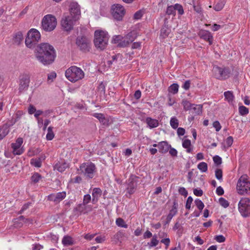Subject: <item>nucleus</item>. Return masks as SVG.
Instances as JSON below:
<instances>
[{
  "label": "nucleus",
  "mask_w": 250,
  "mask_h": 250,
  "mask_svg": "<svg viewBox=\"0 0 250 250\" xmlns=\"http://www.w3.org/2000/svg\"><path fill=\"white\" fill-rule=\"evenodd\" d=\"M213 126L215 128L216 131H219L221 128V125L220 123L217 121L213 122Z\"/></svg>",
  "instance_id": "nucleus-59"
},
{
  "label": "nucleus",
  "mask_w": 250,
  "mask_h": 250,
  "mask_svg": "<svg viewBox=\"0 0 250 250\" xmlns=\"http://www.w3.org/2000/svg\"><path fill=\"white\" fill-rule=\"evenodd\" d=\"M199 35L201 38L208 41L209 44H211L213 37L210 32L207 30H201Z\"/></svg>",
  "instance_id": "nucleus-19"
},
{
  "label": "nucleus",
  "mask_w": 250,
  "mask_h": 250,
  "mask_svg": "<svg viewBox=\"0 0 250 250\" xmlns=\"http://www.w3.org/2000/svg\"><path fill=\"white\" fill-rule=\"evenodd\" d=\"M78 19H74V17L68 14L64 15L61 20V25L65 31L71 30Z\"/></svg>",
  "instance_id": "nucleus-9"
},
{
  "label": "nucleus",
  "mask_w": 250,
  "mask_h": 250,
  "mask_svg": "<svg viewBox=\"0 0 250 250\" xmlns=\"http://www.w3.org/2000/svg\"><path fill=\"white\" fill-rule=\"evenodd\" d=\"M215 177L219 181L222 180V170L221 169L217 168L215 171Z\"/></svg>",
  "instance_id": "nucleus-45"
},
{
  "label": "nucleus",
  "mask_w": 250,
  "mask_h": 250,
  "mask_svg": "<svg viewBox=\"0 0 250 250\" xmlns=\"http://www.w3.org/2000/svg\"><path fill=\"white\" fill-rule=\"evenodd\" d=\"M175 11L174 7L173 6H169L167 7L166 13L167 14L170 15H175Z\"/></svg>",
  "instance_id": "nucleus-49"
},
{
  "label": "nucleus",
  "mask_w": 250,
  "mask_h": 250,
  "mask_svg": "<svg viewBox=\"0 0 250 250\" xmlns=\"http://www.w3.org/2000/svg\"><path fill=\"white\" fill-rule=\"evenodd\" d=\"M193 193L197 196H201L203 194V191L202 189L195 188L193 190Z\"/></svg>",
  "instance_id": "nucleus-61"
},
{
  "label": "nucleus",
  "mask_w": 250,
  "mask_h": 250,
  "mask_svg": "<svg viewBox=\"0 0 250 250\" xmlns=\"http://www.w3.org/2000/svg\"><path fill=\"white\" fill-rule=\"evenodd\" d=\"M239 112L241 115L245 116L249 113V109L245 106H240L239 107Z\"/></svg>",
  "instance_id": "nucleus-42"
},
{
  "label": "nucleus",
  "mask_w": 250,
  "mask_h": 250,
  "mask_svg": "<svg viewBox=\"0 0 250 250\" xmlns=\"http://www.w3.org/2000/svg\"><path fill=\"white\" fill-rule=\"evenodd\" d=\"M40 39L41 34L38 30L34 28L30 29L28 32L25 39V43L26 46L29 48H34Z\"/></svg>",
  "instance_id": "nucleus-6"
},
{
  "label": "nucleus",
  "mask_w": 250,
  "mask_h": 250,
  "mask_svg": "<svg viewBox=\"0 0 250 250\" xmlns=\"http://www.w3.org/2000/svg\"><path fill=\"white\" fill-rule=\"evenodd\" d=\"M66 196L65 192H58L55 194H51L48 196V199L55 202H59L63 200Z\"/></svg>",
  "instance_id": "nucleus-18"
},
{
  "label": "nucleus",
  "mask_w": 250,
  "mask_h": 250,
  "mask_svg": "<svg viewBox=\"0 0 250 250\" xmlns=\"http://www.w3.org/2000/svg\"><path fill=\"white\" fill-rule=\"evenodd\" d=\"M170 125L173 129L177 128L179 125L178 120L175 117H172L170 120Z\"/></svg>",
  "instance_id": "nucleus-35"
},
{
  "label": "nucleus",
  "mask_w": 250,
  "mask_h": 250,
  "mask_svg": "<svg viewBox=\"0 0 250 250\" xmlns=\"http://www.w3.org/2000/svg\"><path fill=\"white\" fill-rule=\"evenodd\" d=\"M138 177L135 175H131L126 182V190L130 195L133 194L138 185Z\"/></svg>",
  "instance_id": "nucleus-10"
},
{
  "label": "nucleus",
  "mask_w": 250,
  "mask_h": 250,
  "mask_svg": "<svg viewBox=\"0 0 250 250\" xmlns=\"http://www.w3.org/2000/svg\"><path fill=\"white\" fill-rule=\"evenodd\" d=\"M236 188L239 194H250V181L247 175H243L240 177Z\"/></svg>",
  "instance_id": "nucleus-4"
},
{
  "label": "nucleus",
  "mask_w": 250,
  "mask_h": 250,
  "mask_svg": "<svg viewBox=\"0 0 250 250\" xmlns=\"http://www.w3.org/2000/svg\"><path fill=\"white\" fill-rule=\"evenodd\" d=\"M157 235L154 234L152 238L151 241V242L149 244V246L150 247H155V246H156L158 244L159 241L157 239Z\"/></svg>",
  "instance_id": "nucleus-47"
},
{
  "label": "nucleus",
  "mask_w": 250,
  "mask_h": 250,
  "mask_svg": "<svg viewBox=\"0 0 250 250\" xmlns=\"http://www.w3.org/2000/svg\"><path fill=\"white\" fill-rule=\"evenodd\" d=\"M169 148H170V145H168L167 141H162L159 143V151L160 153H167Z\"/></svg>",
  "instance_id": "nucleus-20"
},
{
  "label": "nucleus",
  "mask_w": 250,
  "mask_h": 250,
  "mask_svg": "<svg viewBox=\"0 0 250 250\" xmlns=\"http://www.w3.org/2000/svg\"><path fill=\"white\" fill-rule=\"evenodd\" d=\"M233 142V137L231 136L228 137L225 140V145L223 146L224 148H229L232 145Z\"/></svg>",
  "instance_id": "nucleus-38"
},
{
  "label": "nucleus",
  "mask_w": 250,
  "mask_h": 250,
  "mask_svg": "<svg viewBox=\"0 0 250 250\" xmlns=\"http://www.w3.org/2000/svg\"><path fill=\"white\" fill-rule=\"evenodd\" d=\"M34 53L36 59L43 65L52 63L56 57L53 47L47 43H42L38 45Z\"/></svg>",
  "instance_id": "nucleus-1"
},
{
  "label": "nucleus",
  "mask_w": 250,
  "mask_h": 250,
  "mask_svg": "<svg viewBox=\"0 0 250 250\" xmlns=\"http://www.w3.org/2000/svg\"><path fill=\"white\" fill-rule=\"evenodd\" d=\"M65 75L69 81L75 83L82 80L84 76V73L80 68L73 66L65 71Z\"/></svg>",
  "instance_id": "nucleus-3"
},
{
  "label": "nucleus",
  "mask_w": 250,
  "mask_h": 250,
  "mask_svg": "<svg viewBox=\"0 0 250 250\" xmlns=\"http://www.w3.org/2000/svg\"><path fill=\"white\" fill-rule=\"evenodd\" d=\"M177 212H175L173 210H170L169 213L167 217V223H169L172 217L176 215Z\"/></svg>",
  "instance_id": "nucleus-48"
},
{
  "label": "nucleus",
  "mask_w": 250,
  "mask_h": 250,
  "mask_svg": "<svg viewBox=\"0 0 250 250\" xmlns=\"http://www.w3.org/2000/svg\"><path fill=\"white\" fill-rule=\"evenodd\" d=\"M219 202L220 204L225 208H227L229 206V202L227 200H226L225 199H224V198H222V197L220 198L219 199Z\"/></svg>",
  "instance_id": "nucleus-46"
},
{
  "label": "nucleus",
  "mask_w": 250,
  "mask_h": 250,
  "mask_svg": "<svg viewBox=\"0 0 250 250\" xmlns=\"http://www.w3.org/2000/svg\"><path fill=\"white\" fill-rule=\"evenodd\" d=\"M62 243L64 246H67L72 245L74 241L72 237L69 236H65L63 238Z\"/></svg>",
  "instance_id": "nucleus-30"
},
{
  "label": "nucleus",
  "mask_w": 250,
  "mask_h": 250,
  "mask_svg": "<svg viewBox=\"0 0 250 250\" xmlns=\"http://www.w3.org/2000/svg\"><path fill=\"white\" fill-rule=\"evenodd\" d=\"M179 89V85L177 83H173L168 88V91L173 94L178 93Z\"/></svg>",
  "instance_id": "nucleus-34"
},
{
  "label": "nucleus",
  "mask_w": 250,
  "mask_h": 250,
  "mask_svg": "<svg viewBox=\"0 0 250 250\" xmlns=\"http://www.w3.org/2000/svg\"><path fill=\"white\" fill-rule=\"evenodd\" d=\"M123 40H122L118 44V46L121 47H125L127 46L131 42H129L128 39H126V37L125 36L124 38H122Z\"/></svg>",
  "instance_id": "nucleus-33"
},
{
  "label": "nucleus",
  "mask_w": 250,
  "mask_h": 250,
  "mask_svg": "<svg viewBox=\"0 0 250 250\" xmlns=\"http://www.w3.org/2000/svg\"><path fill=\"white\" fill-rule=\"evenodd\" d=\"M56 78V73L52 72L48 75L47 81L52 82Z\"/></svg>",
  "instance_id": "nucleus-50"
},
{
  "label": "nucleus",
  "mask_w": 250,
  "mask_h": 250,
  "mask_svg": "<svg viewBox=\"0 0 250 250\" xmlns=\"http://www.w3.org/2000/svg\"><path fill=\"white\" fill-rule=\"evenodd\" d=\"M22 143V139L18 138L15 143L12 144V152L14 155H21L23 152V149L21 147Z\"/></svg>",
  "instance_id": "nucleus-14"
},
{
  "label": "nucleus",
  "mask_w": 250,
  "mask_h": 250,
  "mask_svg": "<svg viewBox=\"0 0 250 250\" xmlns=\"http://www.w3.org/2000/svg\"><path fill=\"white\" fill-rule=\"evenodd\" d=\"M143 15V11L142 10H139L137 11L134 15V18L135 20L140 19Z\"/></svg>",
  "instance_id": "nucleus-53"
},
{
  "label": "nucleus",
  "mask_w": 250,
  "mask_h": 250,
  "mask_svg": "<svg viewBox=\"0 0 250 250\" xmlns=\"http://www.w3.org/2000/svg\"><path fill=\"white\" fill-rule=\"evenodd\" d=\"M111 10L114 19L117 21H122L125 14L124 7L120 4H116L112 6Z\"/></svg>",
  "instance_id": "nucleus-11"
},
{
  "label": "nucleus",
  "mask_w": 250,
  "mask_h": 250,
  "mask_svg": "<svg viewBox=\"0 0 250 250\" xmlns=\"http://www.w3.org/2000/svg\"><path fill=\"white\" fill-rule=\"evenodd\" d=\"M92 210L91 206L85 204H81L78 205L75 208V210L79 213H87Z\"/></svg>",
  "instance_id": "nucleus-16"
},
{
  "label": "nucleus",
  "mask_w": 250,
  "mask_h": 250,
  "mask_svg": "<svg viewBox=\"0 0 250 250\" xmlns=\"http://www.w3.org/2000/svg\"><path fill=\"white\" fill-rule=\"evenodd\" d=\"M146 122L150 128H155L159 125V123L157 120L152 119L150 117L146 118Z\"/></svg>",
  "instance_id": "nucleus-23"
},
{
  "label": "nucleus",
  "mask_w": 250,
  "mask_h": 250,
  "mask_svg": "<svg viewBox=\"0 0 250 250\" xmlns=\"http://www.w3.org/2000/svg\"><path fill=\"white\" fill-rule=\"evenodd\" d=\"M171 32V29L166 25H164L161 29L160 36L165 39L168 36Z\"/></svg>",
  "instance_id": "nucleus-22"
},
{
  "label": "nucleus",
  "mask_w": 250,
  "mask_h": 250,
  "mask_svg": "<svg viewBox=\"0 0 250 250\" xmlns=\"http://www.w3.org/2000/svg\"><path fill=\"white\" fill-rule=\"evenodd\" d=\"M169 153L172 157H176L177 156L178 152L177 150L173 147H171L170 146V148L169 149Z\"/></svg>",
  "instance_id": "nucleus-58"
},
{
  "label": "nucleus",
  "mask_w": 250,
  "mask_h": 250,
  "mask_svg": "<svg viewBox=\"0 0 250 250\" xmlns=\"http://www.w3.org/2000/svg\"><path fill=\"white\" fill-rule=\"evenodd\" d=\"M224 95L225 100L229 103L232 104L234 100V96L233 94V92L231 91H227L224 92Z\"/></svg>",
  "instance_id": "nucleus-26"
},
{
  "label": "nucleus",
  "mask_w": 250,
  "mask_h": 250,
  "mask_svg": "<svg viewBox=\"0 0 250 250\" xmlns=\"http://www.w3.org/2000/svg\"><path fill=\"white\" fill-rule=\"evenodd\" d=\"M9 131V127L7 125H3L0 127V140L2 139L7 135Z\"/></svg>",
  "instance_id": "nucleus-27"
},
{
  "label": "nucleus",
  "mask_w": 250,
  "mask_h": 250,
  "mask_svg": "<svg viewBox=\"0 0 250 250\" xmlns=\"http://www.w3.org/2000/svg\"><path fill=\"white\" fill-rule=\"evenodd\" d=\"M125 36L126 39L132 42L137 38V34L136 31L133 30L128 33Z\"/></svg>",
  "instance_id": "nucleus-32"
},
{
  "label": "nucleus",
  "mask_w": 250,
  "mask_h": 250,
  "mask_svg": "<svg viewBox=\"0 0 250 250\" xmlns=\"http://www.w3.org/2000/svg\"><path fill=\"white\" fill-rule=\"evenodd\" d=\"M193 201V199L191 196H189L187 200L186 204V208L188 209H189L191 207V204Z\"/></svg>",
  "instance_id": "nucleus-54"
},
{
  "label": "nucleus",
  "mask_w": 250,
  "mask_h": 250,
  "mask_svg": "<svg viewBox=\"0 0 250 250\" xmlns=\"http://www.w3.org/2000/svg\"><path fill=\"white\" fill-rule=\"evenodd\" d=\"M57 21L56 17L51 14L44 16L42 20L41 27L46 32H51L56 27Z\"/></svg>",
  "instance_id": "nucleus-5"
},
{
  "label": "nucleus",
  "mask_w": 250,
  "mask_h": 250,
  "mask_svg": "<svg viewBox=\"0 0 250 250\" xmlns=\"http://www.w3.org/2000/svg\"><path fill=\"white\" fill-rule=\"evenodd\" d=\"M122 37L118 35L114 36L112 40V42L114 43H119L122 41Z\"/></svg>",
  "instance_id": "nucleus-57"
},
{
  "label": "nucleus",
  "mask_w": 250,
  "mask_h": 250,
  "mask_svg": "<svg viewBox=\"0 0 250 250\" xmlns=\"http://www.w3.org/2000/svg\"><path fill=\"white\" fill-rule=\"evenodd\" d=\"M70 13L67 14L70 16H72V17H74V19H79L80 15V8L78 4L76 2H72L70 5Z\"/></svg>",
  "instance_id": "nucleus-15"
},
{
  "label": "nucleus",
  "mask_w": 250,
  "mask_h": 250,
  "mask_svg": "<svg viewBox=\"0 0 250 250\" xmlns=\"http://www.w3.org/2000/svg\"><path fill=\"white\" fill-rule=\"evenodd\" d=\"M174 7L175 8V11L177 10L180 15L183 14L184 10H183L182 6L181 5H180L179 4H176L174 6Z\"/></svg>",
  "instance_id": "nucleus-51"
},
{
  "label": "nucleus",
  "mask_w": 250,
  "mask_h": 250,
  "mask_svg": "<svg viewBox=\"0 0 250 250\" xmlns=\"http://www.w3.org/2000/svg\"><path fill=\"white\" fill-rule=\"evenodd\" d=\"M182 104L184 107V110L186 111L191 110L193 106V104H191L189 102L185 99L182 100Z\"/></svg>",
  "instance_id": "nucleus-31"
},
{
  "label": "nucleus",
  "mask_w": 250,
  "mask_h": 250,
  "mask_svg": "<svg viewBox=\"0 0 250 250\" xmlns=\"http://www.w3.org/2000/svg\"><path fill=\"white\" fill-rule=\"evenodd\" d=\"M215 239L219 243L224 242L225 241V238L222 235H217L215 237Z\"/></svg>",
  "instance_id": "nucleus-62"
},
{
  "label": "nucleus",
  "mask_w": 250,
  "mask_h": 250,
  "mask_svg": "<svg viewBox=\"0 0 250 250\" xmlns=\"http://www.w3.org/2000/svg\"><path fill=\"white\" fill-rule=\"evenodd\" d=\"M80 170L86 176L92 178L95 171V166L91 163H84L80 166Z\"/></svg>",
  "instance_id": "nucleus-12"
},
{
  "label": "nucleus",
  "mask_w": 250,
  "mask_h": 250,
  "mask_svg": "<svg viewBox=\"0 0 250 250\" xmlns=\"http://www.w3.org/2000/svg\"><path fill=\"white\" fill-rule=\"evenodd\" d=\"M53 127L49 126L47 128V133L46 134V139L47 140H52L54 137V134L52 130Z\"/></svg>",
  "instance_id": "nucleus-39"
},
{
  "label": "nucleus",
  "mask_w": 250,
  "mask_h": 250,
  "mask_svg": "<svg viewBox=\"0 0 250 250\" xmlns=\"http://www.w3.org/2000/svg\"><path fill=\"white\" fill-rule=\"evenodd\" d=\"M216 193L219 196L222 195L224 193L223 188L220 186L217 187L216 188Z\"/></svg>",
  "instance_id": "nucleus-64"
},
{
  "label": "nucleus",
  "mask_w": 250,
  "mask_h": 250,
  "mask_svg": "<svg viewBox=\"0 0 250 250\" xmlns=\"http://www.w3.org/2000/svg\"><path fill=\"white\" fill-rule=\"evenodd\" d=\"M214 76L220 80H224L229 77L230 70L226 67H220L218 66H214L212 69Z\"/></svg>",
  "instance_id": "nucleus-7"
},
{
  "label": "nucleus",
  "mask_w": 250,
  "mask_h": 250,
  "mask_svg": "<svg viewBox=\"0 0 250 250\" xmlns=\"http://www.w3.org/2000/svg\"><path fill=\"white\" fill-rule=\"evenodd\" d=\"M238 209L242 216L247 217L250 216V199L243 198L239 202Z\"/></svg>",
  "instance_id": "nucleus-8"
},
{
  "label": "nucleus",
  "mask_w": 250,
  "mask_h": 250,
  "mask_svg": "<svg viewBox=\"0 0 250 250\" xmlns=\"http://www.w3.org/2000/svg\"><path fill=\"white\" fill-rule=\"evenodd\" d=\"M192 110L194 111V112L197 115H199L202 113V105L201 104H194L192 107Z\"/></svg>",
  "instance_id": "nucleus-36"
},
{
  "label": "nucleus",
  "mask_w": 250,
  "mask_h": 250,
  "mask_svg": "<svg viewBox=\"0 0 250 250\" xmlns=\"http://www.w3.org/2000/svg\"><path fill=\"white\" fill-rule=\"evenodd\" d=\"M23 114V113L21 110H18L16 112L14 115L12 117V119L11 120V124L10 125H13L15 124L19 120H20L22 115Z\"/></svg>",
  "instance_id": "nucleus-25"
},
{
  "label": "nucleus",
  "mask_w": 250,
  "mask_h": 250,
  "mask_svg": "<svg viewBox=\"0 0 250 250\" xmlns=\"http://www.w3.org/2000/svg\"><path fill=\"white\" fill-rule=\"evenodd\" d=\"M178 191L181 195H183L184 197H187L188 196V191L184 187L180 188H179Z\"/></svg>",
  "instance_id": "nucleus-56"
},
{
  "label": "nucleus",
  "mask_w": 250,
  "mask_h": 250,
  "mask_svg": "<svg viewBox=\"0 0 250 250\" xmlns=\"http://www.w3.org/2000/svg\"><path fill=\"white\" fill-rule=\"evenodd\" d=\"M36 109L33 105H30L28 107V111L29 114H34L36 112Z\"/></svg>",
  "instance_id": "nucleus-63"
},
{
  "label": "nucleus",
  "mask_w": 250,
  "mask_h": 250,
  "mask_svg": "<svg viewBox=\"0 0 250 250\" xmlns=\"http://www.w3.org/2000/svg\"><path fill=\"white\" fill-rule=\"evenodd\" d=\"M29 82L30 78L28 75H23L21 76L19 80V92L21 93L26 90L28 88Z\"/></svg>",
  "instance_id": "nucleus-13"
},
{
  "label": "nucleus",
  "mask_w": 250,
  "mask_h": 250,
  "mask_svg": "<svg viewBox=\"0 0 250 250\" xmlns=\"http://www.w3.org/2000/svg\"><path fill=\"white\" fill-rule=\"evenodd\" d=\"M213 160L214 163L217 165H220L222 163V159L218 155H216L213 157Z\"/></svg>",
  "instance_id": "nucleus-52"
},
{
  "label": "nucleus",
  "mask_w": 250,
  "mask_h": 250,
  "mask_svg": "<svg viewBox=\"0 0 250 250\" xmlns=\"http://www.w3.org/2000/svg\"><path fill=\"white\" fill-rule=\"evenodd\" d=\"M30 164L36 167H40L42 165V161L41 158L32 159L30 161Z\"/></svg>",
  "instance_id": "nucleus-41"
},
{
  "label": "nucleus",
  "mask_w": 250,
  "mask_h": 250,
  "mask_svg": "<svg viewBox=\"0 0 250 250\" xmlns=\"http://www.w3.org/2000/svg\"><path fill=\"white\" fill-rule=\"evenodd\" d=\"M190 146L191 142L189 140L186 139L183 141L182 143V146L183 147L187 149V152L188 153H190L192 150V148L190 147Z\"/></svg>",
  "instance_id": "nucleus-29"
},
{
  "label": "nucleus",
  "mask_w": 250,
  "mask_h": 250,
  "mask_svg": "<svg viewBox=\"0 0 250 250\" xmlns=\"http://www.w3.org/2000/svg\"><path fill=\"white\" fill-rule=\"evenodd\" d=\"M91 198L89 194H86L84 196L83 203L85 204H88L89 202L91 201Z\"/></svg>",
  "instance_id": "nucleus-60"
},
{
  "label": "nucleus",
  "mask_w": 250,
  "mask_h": 250,
  "mask_svg": "<svg viewBox=\"0 0 250 250\" xmlns=\"http://www.w3.org/2000/svg\"><path fill=\"white\" fill-rule=\"evenodd\" d=\"M41 179V176L38 173H35L31 177V181L34 183L38 182Z\"/></svg>",
  "instance_id": "nucleus-44"
},
{
  "label": "nucleus",
  "mask_w": 250,
  "mask_h": 250,
  "mask_svg": "<svg viewBox=\"0 0 250 250\" xmlns=\"http://www.w3.org/2000/svg\"><path fill=\"white\" fill-rule=\"evenodd\" d=\"M94 44L95 46L100 50L104 49L108 42V32L105 31L98 30L94 33Z\"/></svg>",
  "instance_id": "nucleus-2"
},
{
  "label": "nucleus",
  "mask_w": 250,
  "mask_h": 250,
  "mask_svg": "<svg viewBox=\"0 0 250 250\" xmlns=\"http://www.w3.org/2000/svg\"><path fill=\"white\" fill-rule=\"evenodd\" d=\"M194 10L200 15L203 14V10L200 5H193Z\"/></svg>",
  "instance_id": "nucleus-55"
},
{
  "label": "nucleus",
  "mask_w": 250,
  "mask_h": 250,
  "mask_svg": "<svg viewBox=\"0 0 250 250\" xmlns=\"http://www.w3.org/2000/svg\"><path fill=\"white\" fill-rule=\"evenodd\" d=\"M76 43L80 49L83 51L87 50L89 47V41L85 37L78 38Z\"/></svg>",
  "instance_id": "nucleus-17"
},
{
  "label": "nucleus",
  "mask_w": 250,
  "mask_h": 250,
  "mask_svg": "<svg viewBox=\"0 0 250 250\" xmlns=\"http://www.w3.org/2000/svg\"><path fill=\"white\" fill-rule=\"evenodd\" d=\"M226 3L225 0H219L214 6L213 8L216 11L221 10Z\"/></svg>",
  "instance_id": "nucleus-28"
},
{
  "label": "nucleus",
  "mask_w": 250,
  "mask_h": 250,
  "mask_svg": "<svg viewBox=\"0 0 250 250\" xmlns=\"http://www.w3.org/2000/svg\"><path fill=\"white\" fill-rule=\"evenodd\" d=\"M102 191L99 188H94L92 192V203L96 204L99 198L101 196Z\"/></svg>",
  "instance_id": "nucleus-21"
},
{
  "label": "nucleus",
  "mask_w": 250,
  "mask_h": 250,
  "mask_svg": "<svg viewBox=\"0 0 250 250\" xmlns=\"http://www.w3.org/2000/svg\"><path fill=\"white\" fill-rule=\"evenodd\" d=\"M116 223L118 226L120 227L127 228L128 227L125 221L121 218H119L116 219Z\"/></svg>",
  "instance_id": "nucleus-40"
},
{
  "label": "nucleus",
  "mask_w": 250,
  "mask_h": 250,
  "mask_svg": "<svg viewBox=\"0 0 250 250\" xmlns=\"http://www.w3.org/2000/svg\"><path fill=\"white\" fill-rule=\"evenodd\" d=\"M194 203L197 208L200 211H202L205 206L203 202L201 200L197 199L195 200Z\"/></svg>",
  "instance_id": "nucleus-43"
},
{
  "label": "nucleus",
  "mask_w": 250,
  "mask_h": 250,
  "mask_svg": "<svg viewBox=\"0 0 250 250\" xmlns=\"http://www.w3.org/2000/svg\"><path fill=\"white\" fill-rule=\"evenodd\" d=\"M198 168L202 172H205L208 170V165L205 162H201L197 166Z\"/></svg>",
  "instance_id": "nucleus-37"
},
{
  "label": "nucleus",
  "mask_w": 250,
  "mask_h": 250,
  "mask_svg": "<svg viewBox=\"0 0 250 250\" xmlns=\"http://www.w3.org/2000/svg\"><path fill=\"white\" fill-rule=\"evenodd\" d=\"M68 167V164L65 162H61L57 163L55 167V169H57L60 172L64 171L66 168Z\"/></svg>",
  "instance_id": "nucleus-24"
}]
</instances>
